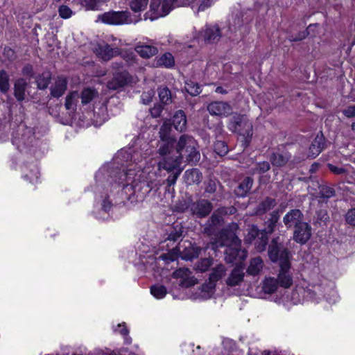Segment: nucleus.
Segmentation results:
<instances>
[{
  "label": "nucleus",
  "mask_w": 355,
  "mask_h": 355,
  "mask_svg": "<svg viewBox=\"0 0 355 355\" xmlns=\"http://www.w3.org/2000/svg\"><path fill=\"white\" fill-rule=\"evenodd\" d=\"M115 331L119 333L121 336H123L124 337V338L125 339V340H126L125 342L127 343H130V338H128L129 331L127 329L125 323L119 324L117 325V328L115 329Z\"/></svg>",
  "instance_id": "obj_51"
},
{
  "label": "nucleus",
  "mask_w": 355,
  "mask_h": 355,
  "mask_svg": "<svg viewBox=\"0 0 355 355\" xmlns=\"http://www.w3.org/2000/svg\"><path fill=\"white\" fill-rule=\"evenodd\" d=\"M175 64V60L171 53H165L155 60L156 67L171 68Z\"/></svg>",
  "instance_id": "obj_29"
},
{
  "label": "nucleus",
  "mask_w": 355,
  "mask_h": 355,
  "mask_svg": "<svg viewBox=\"0 0 355 355\" xmlns=\"http://www.w3.org/2000/svg\"><path fill=\"white\" fill-rule=\"evenodd\" d=\"M51 79V74L49 71H45L42 74L39 75L36 78V83L37 88L40 89H45L49 85Z\"/></svg>",
  "instance_id": "obj_35"
},
{
  "label": "nucleus",
  "mask_w": 355,
  "mask_h": 355,
  "mask_svg": "<svg viewBox=\"0 0 355 355\" xmlns=\"http://www.w3.org/2000/svg\"><path fill=\"white\" fill-rule=\"evenodd\" d=\"M81 102L84 105H87L89 103V88H85L80 96Z\"/></svg>",
  "instance_id": "obj_60"
},
{
  "label": "nucleus",
  "mask_w": 355,
  "mask_h": 355,
  "mask_svg": "<svg viewBox=\"0 0 355 355\" xmlns=\"http://www.w3.org/2000/svg\"><path fill=\"white\" fill-rule=\"evenodd\" d=\"M92 124L97 127L102 125L107 118V107L103 103H99L94 107Z\"/></svg>",
  "instance_id": "obj_20"
},
{
  "label": "nucleus",
  "mask_w": 355,
  "mask_h": 355,
  "mask_svg": "<svg viewBox=\"0 0 355 355\" xmlns=\"http://www.w3.org/2000/svg\"><path fill=\"white\" fill-rule=\"evenodd\" d=\"M319 195L323 198H329L335 195V190L328 186L320 187Z\"/></svg>",
  "instance_id": "obj_47"
},
{
  "label": "nucleus",
  "mask_w": 355,
  "mask_h": 355,
  "mask_svg": "<svg viewBox=\"0 0 355 355\" xmlns=\"http://www.w3.org/2000/svg\"><path fill=\"white\" fill-rule=\"evenodd\" d=\"M184 89L192 96H196L201 92L200 86L197 83L191 80L185 82Z\"/></svg>",
  "instance_id": "obj_36"
},
{
  "label": "nucleus",
  "mask_w": 355,
  "mask_h": 355,
  "mask_svg": "<svg viewBox=\"0 0 355 355\" xmlns=\"http://www.w3.org/2000/svg\"><path fill=\"white\" fill-rule=\"evenodd\" d=\"M10 89L9 76L4 71H0V90L3 93L7 92Z\"/></svg>",
  "instance_id": "obj_42"
},
{
  "label": "nucleus",
  "mask_w": 355,
  "mask_h": 355,
  "mask_svg": "<svg viewBox=\"0 0 355 355\" xmlns=\"http://www.w3.org/2000/svg\"><path fill=\"white\" fill-rule=\"evenodd\" d=\"M200 253V248L194 247L189 243V246L186 248L182 258L186 260H191L197 257Z\"/></svg>",
  "instance_id": "obj_37"
},
{
  "label": "nucleus",
  "mask_w": 355,
  "mask_h": 355,
  "mask_svg": "<svg viewBox=\"0 0 355 355\" xmlns=\"http://www.w3.org/2000/svg\"><path fill=\"white\" fill-rule=\"evenodd\" d=\"M188 209L193 215L198 218H205L207 216L213 209L212 203L205 199L198 200L191 202Z\"/></svg>",
  "instance_id": "obj_12"
},
{
  "label": "nucleus",
  "mask_w": 355,
  "mask_h": 355,
  "mask_svg": "<svg viewBox=\"0 0 355 355\" xmlns=\"http://www.w3.org/2000/svg\"><path fill=\"white\" fill-rule=\"evenodd\" d=\"M163 109L164 107L161 104H155L154 107L150 110L151 116L153 118H157L160 116Z\"/></svg>",
  "instance_id": "obj_56"
},
{
  "label": "nucleus",
  "mask_w": 355,
  "mask_h": 355,
  "mask_svg": "<svg viewBox=\"0 0 355 355\" xmlns=\"http://www.w3.org/2000/svg\"><path fill=\"white\" fill-rule=\"evenodd\" d=\"M263 262L260 257H256L250 259L249 266L247 269L248 274L257 275L262 270Z\"/></svg>",
  "instance_id": "obj_28"
},
{
  "label": "nucleus",
  "mask_w": 355,
  "mask_h": 355,
  "mask_svg": "<svg viewBox=\"0 0 355 355\" xmlns=\"http://www.w3.org/2000/svg\"><path fill=\"white\" fill-rule=\"evenodd\" d=\"M196 141L188 135H181L175 146V157H168L164 161H159V169H164L168 172L179 168L184 158L187 162L196 163L200 159V154L197 150Z\"/></svg>",
  "instance_id": "obj_1"
},
{
  "label": "nucleus",
  "mask_w": 355,
  "mask_h": 355,
  "mask_svg": "<svg viewBox=\"0 0 355 355\" xmlns=\"http://www.w3.org/2000/svg\"><path fill=\"white\" fill-rule=\"evenodd\" d=\"M132 80V76L127 71H119L114 73L112 80L107 82V87L109 89L119 90L131 83Z\"/></svg>",
  "instance_id": "obj_11"
},
{
  "label": "nucleus",
  "mask_w": 355,
  "mask_h": 355,
  "mask_svg": "<svg viewBox=\"0 0 355 355\" xmlns=\"http://www.w3.org/2000/svg\"><path fill=\"white\" fill-rule=\"evenodd\" d=\"M325 148H327V143L325 139L320 132L318 133L314 140L313 141L309 148V157L312 158L316 157Z\"/></svg>",
  "instance_id": "obj_19"
},
{
  "label": "nucleus",
  "mask_w": 355,
  "mask_h": 355,
  "mask_svg": "<svg viewBox=\"0 0 355 355\" xmlns=\"http://www.w3.org/2000/svg\"><path fill=\"white\" fill-rule=\"evenodd\" d=\"M107 0H90V10H103L107 6Z\"/></svg>",
  "instance_id": "obj_50"
},
{
  "label": "nucleus",
  "mask_w": 355,
  "mask_h": 355,
  "mask_svg": "<svg viewBox=\"0 0 355 355\" xmlns=\"http://www.w3.org/2000/svg\"><path fill=\"white\" fill-rule=\"evenodd\" d=\"M220 37V29L217 26L207 27L204 32L205 41L208 43L215 42Z\"/></svg>",
  "instance_id": "obj_31"
},
{
  "label": "nucleus",
  "mask_w": 355,
  "mask_h": 355,
  "mask_svg": "<svg viewBox=\"0 0 355 355\" xmlns=\"http://www.w3.org/2000/svg\"><path fill=\"white\" fill-rule=\"evenodd\" d=\"M311 227L304 222L295 228L293 232V240L301 245L305 244L311 236Z\"/></svg>",
  "instance_id": "obj_15"
},
{
  "label": "nucleus",
  "mask_w": 355,
  "mask_h": 355,
  "mask_svg": "<svg viewBox=\"0 0 355 355\" xmlns=\"http://www.w3.org/2000/svg\"><path fill=\"white\" fill-rule=\"evenodd\" d=\"M268 257L272 262H279L280 270L277 279L279 286L288 288L293 284V277L290 273L291 263L289 252L279 241V237L273 239L268 247Z\"/></svg>",
  "instance_id": "obj_2"
},
{
  "label": "nucleus",
  "mask_w": 355,
  "mask_h": 355,
  "mask_svg": "<svg viewBox=\"0 0 355 355\" xmlns=\"http://www.w3.org/2000/svg\"><path fill=\"white\" fill-rule=\"evenodd\" d=\"M24 75H31L33 73V67L31 64H26L22 69Z\"/></svg>",
  "instance_id": "obj_63"
},
{
  "label": "nucleus",
  "mask_w": 355,
  "mask_h": 355,
  "mask_svg": "<svg viewBox=\"0 0 355 355\" xmlns=\"http://www.w3.org/2000/svg\"><path fill=\"white\" fill-rule=\"evenodd\" d=\"M158 94L162 103L168 105L172 102L171 92L167 87L159 88Z\"/></svg>",
  "instance_id": "obj_39"
},
{
  "label": "nucleus",
  "mask_w": 355,
  "mask_h": 355,
  "mask_svg": "<svg viewBox=\"0 0 355 355\" xmlns=\"http://www.w3.org/2000/svg\"><path fill=\"white\" fill-rule=\"evenodd\" d=\"M279 284L274 277H266L262 283V289L265 293L272 294L277 291Z\"/></svg>",
  "instance_id": "obj_32"
},
{
  "label": "nucleus",
  "mask_w": 355,
  "mask_h": 355,
  "mask_svg": "<svg viewBox=\"0 0 355 355\" xmlns=\"http://www.w3.org/2000/svg\"><path fill=\"white\" fill-rule=\"evenodd\" d=\"M67 79L64 76H58L50 87L51 96L57 98L61 97L67 89Z\"/></svg>",
  "instance_id": "obj_17"
},
{
  "label": "nucleus",
  "mask_w": 355,
  "mask_h": 355,
  "mask_svg": "<svg viewBox=\"0 0 355 355\" xmlns=\"http://www.w3.org/2000/svg\"><path fill=\"white\" fill-rule=\"evenodd\" d=\"M241 240L232 232L224 230L220 234L219 241L211 244V248L216 250L219 247H226L225 260L227 263H234L238 259L243 260L246 257L244 251H241Z\"/></svg>",
  "instance_id": "obj_3"
},
{
  "label": "nucleus",
  "mask_w": 355,
  "mask_h": 355,
  "mask_svg": "<svg viewBox=\"0 0 355 355\" xmlns=\"http://www.w3.org/2000/svg\"><path fill=\"white\" fill-rule=\"evenodd\" d=\"M98 19L104 23L114 25L130 24L132 22L130 12L128 11L107 12L99 15Z\"/></svg>",
  "instance_id": "obj_7"
},
{
  "label": "nucleus",
  "mask_w": 355,
  "mask_h": 355,
  "mask_svg": "<svg viewBox=\"0 0 355 355\" xmlns=\"http://www.w3.org/2000/svg\"><path fill=\"white\" fill-rule=\"evenodd\" d=\"M26 87V82L22 78L15 82L14 94L17 101H22L25 98Z\"/></svg>",
  "instance_id": "obj_34"
},
{
  "label": "nucleus",
  "mask_w": 355,
  "mask_h": 355,
  "mask_svg": "<svg viewBox=\"0 0 355 355\" xmlns=\"http://www.w3.org/2000/svg\"><path fill=\"white\" fill-rule=\"evenodd\" d=\"M213 263V259L211 258L202 259L197 262L195 269L197 271L203 272L207 271Z\"/></svg>",
  "instance_id": "obj_41"
},
{
  "label": "nucleus",
  "mask_w": 355,
  "mask_h": 355,
  "mask_svg": "<svg viewBox=\"0 0 355 355\" xmlns=\"http://www.w3.org/2000/svg\"><path fill=\"white\" fill-rule=\"evenodd\" d=\"M328 168L332 173L338 175L343 174L346 172V170L344 168L338 167L331 164H328Z\"/></svg>",
  "instance_id": "obj_59"
},
{
  "label": "nucleus",
  "mask_w": 355,
  "mask_h": 355,
  "mask_svg": "<svg viewBox=\"0 0 355 355\" xmlns=\"http://www.w3.org/2000/svg\"><path fill=\"white\" fill-rule=\"evenodd\" d=\"M345 221L347 224L355 227V208L348 210L346 213Z\"/></svg>",
  "instance_id": "obj_54"
},
{
  "label": "nucleus",
  "mask_w": 355,
  "mask_h": 355,
  "mask_svg": "<svg viewBox=\"0 0 355 355\" xmlns=\"http://www.w3.org/2000/svg\"><path fill=\"white\" fill-rule=\"evenodd\" d=\"M143 173L141 165L130 164L119 173L117 183L121 185L123 189L133 190L141 182Z\"/></svg>",
  "instance_id": "obj_4"
},
{
  "label": "nucleus",
  "mask_w": 355,
  "mask_h": 355,
  "mask_svg": "<svg viewBox=\"0 0 355 355\" xmlns=\"http://www.w3.org/2000/svg\"><path fill=\"white\" fill-rule=\"evenodd\" d=\"M58 13L62 19H69L73 15V11L67 6L62 5L58 8Z\"/></svg>",
  "instance_id": "obj_49"
},
{
  "label": "nucleus",
  "mask_w": 355,
  "mask_h": 355,
  "mask_svg": "<svg viewBox=\"0 0 355 355\" xmlns=\"http://www.w3.org/2000/svg\"><path fill=\"white\" fill-rule=\"evenodd\" d=\"M227 209L226 207H221L214 211L205 224L203 232L209 236L214 234L223 220L220 215L228 214Z\"/></svg>",
  "instance_id": "obj_10"
},
{
  "label": "nucleus",
  "mask_w": 355,
  "mask_h": 355,
  "mask_svg": "<svg viewBox=\"0 0 355 355\" xmlns=\"http://www.w3.org/2000/svg\"><path fill=\"white\" fill-rule=\"evenodd\" d=\"M151 294L157 299H162L167 293L166 288L163 285H154L150 288Z\"/></svg>",
  "instance_id": "obj_40"
},
{
  "label": "nucleus",
  "mask_w": 355,
  "mask_h": 355,
  "mask_svg": "<svg viewBox=\"0 0 355 355\" xmlns=\"http://www.w3.org/2000/svg\"><path fill=\"white\" fill-rule=\"evenodd\" d=\"M175 139L159 140L157 153L162 157L161 161H164L168 157H175V155H172L175 150Z\"/></svg>",
  "instance_id": "obj_18"
},
{
  "label": "nucleus",
  "mask_w": 355,
  "mask_h": 355,
  "mask_svg": "<svg viewBox=\"0 0 355 355\" xmlns=\"http://www.w3.org/2000/svg\"><path fill=\"white\" fill-rule=\"evenodd\" d=\"M172 123L175 129L179 132H183L187 128V116L184 111H177L172 118Z\"/></svg>",
  "instance_id": "obj_24"
},
{
  "label": "nucleus",
  "mask_w": 355,
  "mask_h": 355,
  "mask_svg": "<svg viewBox=\"0 0 355 355\" xmlns=\"http://www.w3.org/2000/svg\"><path fill=\"white\" fill-rule=\"evenodd\" d=\"M214 150L218 155L223 156L227 153L228 147L225 141H217L214 144Z\"/></svg>",
  "instance_id": "obj_45"
},
{
  "label": "nucleus",
  "mask_w": 355,
  "mask_h": 355,
  "mask_svg": "<svg viewBox=\"0 0 355 355\" xmlns=\"http://www.w3.org/2000/svg\"><path fill=\"white\" fill-rule=\"evenodd\" d=\"M343 114L347 118L355 116V105H350L343 110Z\"/></svg>",
  "instance_id": "obj_57"
},
{
  "label": "nucleus",
  "mask_w": 355,
  "mask_h": 355,
  "mask_svg": "<svg viewBox=\"0 0 355 355\" xmlns=\"http://www.w3.org/2000/svg\"><path fill=\"white\" fill-rule=\"evenodd\" d=\"M213 3V0H203L198 7V11H203L210 7Z\"/></svg>",
  "instance_id": "obj_61"
},
{
  "label": "nucleus",
  "mask_w": 355,
  "mask_h": 355,
  "mask_svg": "<svg viewBox=\"0 0 355 355\" xmlns=\"http://www.w3.org/2000/svg\"><path fill=\"white\" fill-rule=\"evenodd\" d=\"M270 168L269 162H261L256 164L255 167L252 168V173L262 174L267 172Z\"/></svg>",
  "instance_id": "obj_46"
},
{
  "label": "nucleus",
  "mask_w": 355,
  "mask_h": 355,
  "mask_svg": "<svg viewBox=\"0 0 355 355\" xmlns=\"http://www.w3.org/2000/svg\"><path fill=\"white\" fill-rule=\"evenodd\" d=\"M205 192L209 193H213L216 191V185L214 181L209 180L205 189Z\"/></svg>",
  "instance_id": "obj_58"
},
{
  "label": "nucleus",
  "mask_w": 355,
  "mask_h": 355,
  "mask_svg": "<svg viewBox=\"0 0 355 355\" xmlns=\"http://www.w3.org/2000/svg\"><path fill=\"white\" fill-rule=\"evenodd\" d=\"M283 223L288 229L295 228L304 223V214L300 209H293L283 217Z\"/></svg>",
  "instance_id": "obj_14"
},
{
  "label": "nucleus",
  "mask_w": 355,
  "mask_h": 355,
  "mask_svg": "<svg viewBox=\"0 0 355 355\" xmlns=\"http://www.w3.org/2000/svg\"><path fill=\"white\" fill-rule=\"evenodd\" d=\"M112 207V203L108 199H105L102 204V208L103 209L107 212L110 211Z\"/></svg>",
  "instance_id": "obj_62"
},
{
  "label": "nucleus",
  "mask_w": 355,
  "mask_h": 355,
  "mask_svg": "<svg viewBox=\"0 0 355 355\" xmlns=\"http://www.w3.org/2000/svg\"><path fill=\"white\" fill-rule=\"evenodd\" d=\"M175 0H151L150 5L151 20L164 17L169 13L173 8Z\"/></svg>",
  "instance_id": "obj_8"
},
{
  "label": "nucleus",
  "mask_w": 355,
  "mask_h": 355,
  "mask_svg": "<svg viewBox=\"0 0 355 355\" xmlns=\"http://www.w3.org/2000/svg\"><path fill=\"white\" fill-rule=\"evenodd\" d=\"M259 234L261 235V233L259 232V230L257 227L252 225L248 228V232L245 236V241L248 243H251L257 236H259Z\"/></svg>",
  "instance_id": "obj_48"
},
{
  "label": "nucleus",
  "mask_w": 355,
  "mask_h": 355,
  "mask_svg": "<svg viewBox=\"0 0 355 355\" xmlns=\"http://www.w3.org/2000/svg\"><path fill=\"white\" fill-rule=\"evenodd\" d=\"M225 273V267L223 264H219L214 268L209 277V288H213L215 284L220 279Z\"/></svg>",
  "instance_id": "obj_26"
},
{
  "label": "nucleus",
  "mask_w": 355,
  "mask_h": 355,
  "mask_svg": "<svg viewBox=\"0 0 355 355\" xmlns=\"http://www.w3.org/2000/svg\"><path fill=\"white\" fill-rule=\"evenodd\" d=\"M92 49L96 55L104 61H108L120 54L118 47H112L104 41L94 44Z\"/></svg>",
  "instance_id": "obj_9"
},
{
  "label": "nucleus",
  "mask_w": 355,
  "mask_h": 355,
  "mask_svg": "<svg viewBox=\"0 0 355 355\" xmlns=\"http://www.w3.org/2000/svg\"><path fill=\"white\" fill-rule=\"evenodd\" d=\"M12 144L14 145H16L17 146V148L19 149L20 150H22V147H27L28 146V144L26 142L24 136H23L21 138L14 137L12 139Z\"/></svg>",
  "instance_id": "obj_55"
},
{
  "label": "nucleus",
  "mask_w": 355,
  "mask_h": 355,
  "mask_svg": "<svg viewBox=\"0 0 355 355\" xmlns=\"http://www.w3.org/2000/svg\"><path fill=\"white\" fill-rule=\"evenodd\" d=\"M291 155L286 151L284 152H274L270 157V161L275 166L282 167L286 164L291 159Z\"/></svg>",
  "instance_id": "obj_23"
},
{
  "label": "nucleus",
  "mask_w": 355,
  "mask_h": 355,
  "mask_svg": "<svg viewBox=\"0 0 355 355\" xmlns=\"http://www.w3.org/2000/svg\"><path fill=\"white\" fill-rule=\"evenodd\" d=\"M121 157L123 159H128L130 157V154L124 151H121L117 154L116 158L118 159Z\"/></svg>",
  "instance_id": "obj_64"
},
{
  "label": "nucleus",
  "mask_w": 355,
  "mask_h": 355,
  "mask_svg": "<svg viewBox=\"0 0 355 355\" xmlns=\"http://www.w3.org/2000/svg\"><path fill=\"white\" fill-rule=\"evenodd\" d=\"M148 3V0H131L130 7L132 11L137 12L144 10Z\"/></svg>",
  "instance_id": "obj_43"
},
{
  "label": "nucleus",
  "mask_w": 355,
  "mask_h": 355,
  "mask_svg": "<svg viewBox=\"0 0 355 355\" xmlns=\"http://www.w3.org/2000/svg\"><path fill=\"white\" fill-rule=\"evenodd\" d=\"M184 176L185 181L188 184L199 183L202 179V174L197 168L187 170Z\"/></svg>",
  "instance_id": "obj_33"
},
{
  "label": "nucleus",
  "mask_w": 355,
  "mask_h": 355,
  "mask_svg": "<svg viewBox=\"0 0 355 355\" xmlns=\"http://www.w3.org/2000/svg\"><path fill=\"white\" fill-rule=\"evenodd\" d=\"M135 51L143 58H150L158 53V49L156 46L141 42L137 44Z\"/></svg>",
  "instance_id": "obj_21"
},
{
  "label": "nucleus",
  "mask_w": 355,
  "mask_h": 355,
  "mask_svg": "<svg viewBox=\"0 0 355 355\" xmlns=\"http://www.w3.org/2000/svg\"><path fill=\"white\" fill-rule=\"evenodd\" d=\"M191 272L188 268H180L173 273V277L176 279H180V286L189 288L197 283V279L191 275Z\"/></svg>",
  "instance_id": "obj_16"
},
{
  "label": "nucleus",
  "mask_w": 355,
  "mask_h": 355,
  "mask_svg": "<svg viewBox=\"0 0 355 355\" xmlns=\"http://www.w3.org/2000/svg\"><path fill=\"white\" fill-rule=\"evenodd\" d=\"M79 97L77 92H71L65 99L64 106L67 110H74L75 101Z\"/></svg>",
  "instance_id": "obj_44"
},
{
  "label": "nucleus",
  "mask_w": 355,
  "mask_h": 355,
  "mask_svg": "<svg viewBox=\"0 0 355 355\" xmlns=\"http://www.w3.org/2000/svg\"><path fill=\"white\" fill-rule=\"evenodd\" d=\"M155 92L152 89L143 92L141 96L142 103L145 105L149 104L152 101Z\"/></svg>",
  "instance_id": "obj_53"
},
{
  "label": "nucleus",
  "mask_w": 355,
  "mask_h": 355,
  "mask_svg": "<svg viewBox=\"0 0 355 355\" xmlns=\"http://www.w3.org/2000/svg\"><path fill=\"white\" fill-rule=\"evenodd\" d=\"M172 127L170 119L164 120L159 131V140L175 139L171 135Z\"/></svg>",
  "instance_id": "obj_30"
},
{
  "label": "nucleus",
  "mask_w": 355,
  "mask_h": 355,
  "mask_svg": "<svg viewBox=\"0 0 355 355\" xmlns=\"http://www.w3.org/2000/svg\"><path fill=\"white\" fill-rule=\"evenodd\" d=\"M207 110L211 115L227 116L232 113L230 104L223 101H214L207 105Z\"/></svg>",
  "instance_id": "obj_13"
},
{
  "label": "nucleus",
  "mask_w": 355,
  "mask_h": 355,
  "mask_svg": "<svg viewBox=\"0 0 355 355\" xmlns=\"http://www.w3.org/2000/svg\"><path fill=\"white\" fill-rule=\"evenodd\" d=\"M244 277L243 269L241 267L234 268L226 280L230 286H235L243 282Z\"/></svg>",
  "instance_id": "obj_25"
},
{
  "label": "nucleus",
  "mask_w": 355,
  "mask_h": 355,
  "mask_svg": "<svg viewBox=\"0 0 355 355\" xmlns=\"http://www.w3.org/2000/svg\"><path fill=\"white\" fill-rule=\"evenodd\" d=\"M254 180L250 177H245L234 189V193L237 197L245 198L250 193Z\"/></svg>",
  "instance_id": "obj_22"
},
{
  "label": "nucleus",
  "mask_w": 355,
  "mask_h": 355,
  "mask_svg": "<svg viewBox=\"0 0 355 355\" xmlns=\"http://www.w3.org/2000/svg\"><path fill=\"white\" fill-rule=\"evenodd\" d=\"M282 211L279 209L274 210L270 214L269 218L265 222V227L263 232H261V237L259 238L260 240L259 243L257 245V248L259 251H263L265 250L266 246L268 243V237L266 234H272L276 227L277 226L280 218V214Z\"/></svg>",
  "instance_id": "obj_6"
},
{
  "label": "nucleus",
  "mask_w": 355,
  "mask_h": 355,
  "mask_svg": "<svg viewBox=\"0 0 355 355\" xmlns=\"http://www.w3.org/2000/svg\"><path fill=\"white\" fill-rule=\"evenodd\" d=\"M229 128L248 141L252 136V124L245 115L235 114L230 119Z\"/></svg>",
  "instance_id": "obj_5"
},
{
  "label": "nucleus",
  "mask_w": 355,
  "mask_h": 355,
  "mask_svg": "<svg viewBox=\"0 0 355 355\" xmlns=\"http://www.w3.org/2000/svg\"><path fill=\"white\" fill-rule=\"evenodd\" d=\"M172 171H175V172L173 173H172L171 175H170L168 177V178L166 179L167 185L168 187H171L175 184L178 176L181 173V170L180 169V167L173 170Z\"/></svg>",
  "instance_id": "obj_52"
},
{
  "label": "nucleus",
  "mask_w": 355,
  "mask_h": 355,
  "mask_svg": "<svg viewBox=\"0 0 355 355\" xmlns=\"http://www.w3.org/2000/svg\"><path fill=\"white\" fill-rule=\"evenodd\" d=\"M182 227L180 225L173 226L168 234L167 240L176 241L182 236Z\"/></svg>",
  "instance_id": "obj_38"
},
{
  "label": "nucleus",
  "mask_w": 355,
  "mask_h": 355,
  "mask_svg": "<svg viewBox=\"0 0 355 355\" xmlns=\"http://www.w3.org/2000/svg\"><path fill=\"white\" fill-rule=\"evenodd\" d=\"M277 205L275 198L266 197L262 200L256 208L257 214H263L272 209Z\"/></svg>",
  "instance_id": "obj_27"
}]
</instances>
